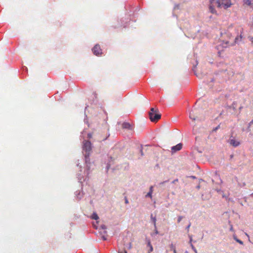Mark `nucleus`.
Masks as SVG:
<instances>
[{"label": "nucleus", "mask_w": 253, "mask_h": 253, "mask_svg": "<svg viewBox=\"0 0 253 253\" xmlns=\"http://www.w3.org/2000/svg\"><path fill=\"white\" fill-rule=\"evenodd\" d=\"M128 203V201L127 200H126V203Z\"/></svg>", "instance_id": "obj_35"}, {"label": "nucleus", "mask_w": 253, "mask_h": 253, "mask_svg": "<svg viewBox=\"0 0 253 253\" xmlns=\"http://www.w3.org/2000/svg\"><path fill=\"white\" fill-rule=\"evenodd\" d=\"M182 216H179L178 217V219H177V222H180L181 221V220H182Z\"/></svg>", "instance_id": "obj_20"}, {"label": "nucleus", "mask_w": 253, "mask_h": 253, "mask_svg": "<svg viewBox=\"0 0 253 253\" xmlns=\"http://www.w3.org/2000/svg\"><path fill=\"white\" fill-rule=\"evenodd\" d=\"M219 127V126H218L216 127L213 129V131H216Z\"/></svg>", "instance_id": "obj_25"}, {"label": "nucleus", "mask_w": 253, "mask_h": 253, "mask_svg": "<svg viewBox=\"0 0 253 253\" xmlns=\"http://www.w3.org/2000/svg\"><path fill=\"white\" fill-rule=\"evenodd\" d=\"M181 148H182V144L179 143L177 145H176V146H173L171 148V150L175 152L176 151L180 150Z\"/></svg>", "instance_id": "obj_9"}, {"label": "nucleus", "mask_w": 253, "mask_h": 253, "mask_svg": "<svg viewBox=\"0 0 253 253\" xmlns=\"http://www.w3.org/2000/svg\"><path fill=\"white\" fill-rule=\"evenodd\" d=\"M190 226H191V223H190L189 224V225L186 227V229H187L188 232L189 231V228H190Z\"/></svg>", "instance_id": "obj_24"}, {"label": "nucleus", "mask_w": 253, "mask_h": 253, "mask_svg": "<svg viewBox=\"0 0 253 253\" xmlns=\"http://www.w3.org/2000/svg\"><path fill=\"white\" fill-rule=\"evenodd\" d=\"M239 40V37H237L234 40V42L233 43H231L230 45H234L235 43H237Z\"/></svg>", "instance_id": "obj_16"}, {"label": "nucleus", "mask_w": 253, "mask_h": 253, "mask_svg": "<svg viewBox=\"0 0 253 253\" xmlns=\"http://www.w3.org/2000/svg\"><path fill=\"white\" fill-rule=\"evenodd\" d=\"M150 119L152 122H156L161 118V114L158 109L152 108L149 113Z\"/></svg>", "instance_id": "obj_2"}, {"label": "nucleus", "mask_w": 253, "mask_h": 253, "mask_svg": "<svg viewBox=\"0 0 253 253\" xmlns=\"http://www.w3.org/2000/svg\"><path fill=\"white\" fill-rule=\"evenodd\" d=\"M242 36H240V40H241L242 39Z\"/></svg>", "instance_id": "obj_34"}, {"label": "nucleus", "mask_w": 253, "mask_h": 253, "mask_svg": "<svg viewBox=\"0 0 253 253\" xmlns=\"http://www.w3.org/2000/svg\"><path fill=\"white\" fill-rule=\"evenodd\" d=\"M91 218L93 219L97 220L99 218V217L96 213L94 212L91 215Z\"/></svg>", "instance_id": "obj_14"}, {"label": "nucleus", "mask_w": 253, "mask_h": 253, "mask_svg": "<svg viewBox=\"0 0 253 253\" xmlns=\"http://www.w3.org/2000/svg\"><path fill=\"white\" fill-rule=\"evenodd\" d=\"M149 246H150V250H149V252H152L153 250V247L150 244V243H149L148 244Z\"/></svg>", "instance_id": "obj_19"}, {"label": "nucleus", "mask_w": 253, "mask_h": 253, "mask_svg": "<svg viewBox=\"0 0 253 253\" xmlns=\"http://www.w3.org/2000/svg\"><path fill=\"white\" fill-rule=\"evenodd\" d=\"M93 53L96 55H99L101 53V50L99 45L96 44L92 49Z\"/></svg>", "instance_id": "obj_6"}, {"label": "nucleus", "mask_w": 253, "mask_h": 253, "mask_svg": "<svg viewBox=\"0 0 253 253\" xmlns=\"http://www.w3.org/2000/svg\"><path fill=\"white\" fill-rule=\"evenodd\" d=\"M88 137L91 138V134H88Z\"/></svg>", "instance_id": "obj_29"}, {"label": "nucleus", "mask_w": 253, "mask_h": 253, "mask_svg": "<svg viewBox=\"0 0 253 253\" xmlns=\"http://www.w3.org/2000/svg\"><path fill=\"white\" fill-rule=\"evenodd\" d=\"M170 248L171 250L172 251H173L174 249H175V246L172 244H171L170 245Z\"/></svg>", "instance_id": "obj_22"}, {"label": "nucleus", "mask_w": 253, "mask_h": 253, "mask_svg": "<svg viewBox=\"0 0 253 253\" xmlns=\"http://www.w3.org/2000/svg\"><path fill=\"white\" fill-rule=\"evenodd\" d=\"M215 4L218 8H223L226 9L232 5L230 0H216Z\"/></svg>", "instance_id": "obj_3"}, {"label": "nucleus", "mask_w": 253, "mask_h": 253, "mask_svg": "<svg viewBox=\"0 0 253 253\" xmlns=\"http://www.w3.org/2000/svg\"><path fill=\"white\" fill-rule=\"evenodd\" d=\"M192 240V237H190V244L191 243Z\"/></svg>", "instance_id": "obj_31"}, {"label": "nucleus", "mask_w": 253, "mask_h": 253, "mask_svg": "<svg viewBox=\"0 0 253 253\" xmlns=\"http://www.w3.org/2000/svg\"><path fill=\"white\" fill-rule=\"evenodd\" d=\"M83 150L85 153L84 157L85 163L89 162V156L92 150V144L89 141L84 140L83 142Z\"/></svg>", "instance_id": "obj_1"}, {"label": "nucleus", "mask_w": 253, "mask_h": 253, "mask_svg": "<svg viewBox=\"0 0 253 253\" xmlns=\"http://www.w3.org/2000/svg\"><path fill=\"white\" fill-rule=\"evenodd\" d=\"M253 124V120L249 123V126H251Z\"/></svg>", "instance_id": "obj_27"}, {"label": "nucleus", "mask_w": 253, "mask_h": 253, "mask_svg": "<svg viewBox=\"0 0 253 253\" xmlns=\"http://www.w3.org/2000/svg\"><path fill=\"white\" fill-rule=\"evenodd\" d=\"M244 4L246 6H250L253 9V0H244Z\"/></svg>", "instance_id": "obj_8"}, {"label": "nucleus", "mask_w": 253, "mask_h": 253, "mask_svg": "<svg viewBox=\"0 0 253 253\" xmlns=\"http://www.w3.org/2000/svg\"><path fill=\"white\" fill-rule=\"evenodd\" d=\"M250 196L253 198V193L250 194Z\"/></svg>", "instance_id": "obj_33"}, {"label": "nucleus", "mask_w": 253, "mask_h": 253, "mask_svg": "<svg viewBox=\"0 0 253 253\" xmlns=\"http://www.w3.org/2000/svg\"><path fill=\"white\" fill-rule=\"evenodd\" d=\"M230 145L234 146L237 147L240 145V142L234 138L230 139L228 141Z\"/></svg>", "instance_id": "obj_7"}, {"label": "nucleus", "mask_w": 253, "mask_h": 253, "mask_svg": "<svg viewBox=\"0 0 253 253\" xmlns=\"http://www.w3.org/2000/svg\"><path fill=\"white\" fill-rule=\"evenodd\" d=\"M119 253H127L126 251H119Z\"/></svg>", "instance_id": "obj_26"}, {"label": "nucleus", "mask_w": 253, "mask_h": 253, "mask_svg": "<svg viewBox=\"0 0 253 253\" xmlns=\"http://www.w3.org/2000/svg\"><path fill=\"white\" fill-rule=\"evenodd\" d=\"M128 248H129V249H131V243H129V244Z\"/></svg>", "instance_id": "obj_28"}, {"label": "nucleus", "mask_w": 253, "mask_h": 253, "mask_svg": "<svg viewBox=\"0 0 253 253\" xmlns=\"http://www.w3.org/2000/svg\"><path fill=\"white\" fill-rule=\"evenodd\" d=\"M222 39L221 40L220 43L219 45H221L223 47H227L229 45V42L228 40H225V37H227L229 39H230L232 37V34L228 32L227 33H225L224 34H221Z\"/></svg>", "instance_id": "obj_4"}, {"label": "nucleus", "mask_w": 253, "mask_h": 253, "mask_svg": "<svg viewBox=\"0 0 253 253\" xmlns=\"http://www.w3.org/2000/svg\"><path fill=\"white\" fill-rule=\"evenodd\" d=\"M123 128L131 129V126L129 123H125L123 124Z\"/></svg>", "instance_id": "obj_12"}, {"label": "nucleus", "mask_w": 253, "mask_h": 253, "mask_svg": "<svg viewBox=\"0 0 253 253\" xmlns=\"http://www.w3.org/2000/svg\"><path fill=\"white\" fill-rule=\"evenodd\" d=\"M173 251L174 253H177L175 249H174Z\"/></svg>", "instance_id": "obj_32"}, {"label": "nucleus", "mask_w": 253, "mask_h": 253, "mask_svg": "<svg viewBox=\"0 0 253 253\" xmlns=\"http://www.w3.org/2000/svg\"><path fill=\"white\" fill-rule=\"evenodd\" d=\"M215 0H211L210 1V5L209 6V9L210 10V12L212 14H217L216 11L214 9V7L216 6L215 4Z\"/></svg>", "instance_id": "obj_5"}, {"label": "nucleus", "mask_w": 253, "mask_h": 253, "mask_svg": "<svg viewBox=\"0 0 253 253\" xmlns=\"http://www.w3.org/2000/svg\"><path fill=\"white\" fill-rule=\"evenodd\" d=\"M151 219L152 221L153 222V224H154V227L156 228V217H153V215L151 214Z\"/></svg>", "instance_id": "obj_13"}, {"label": "nucleus", "mask_w": 253, "mask_h": 253, "mask_svg": "<svg viewBox=\"0 0 253 253\" xmlns=\"http://www.w3.org/2000/svg\"><path fill=\"white\" fill-rule=\"evenodd\" d=\"M248 39L250 40V41L253 44V37H251V36H249L248 37Z\"/></svg>", "instance_id": "obj_18"}, {"label": "nucleus", "mask_w": 253, "mask_h": 253, "mask_svg": "<svg viewBox=\"0 0 253 253\" xmlns=\"http://www.w3.org/2000/svg\"><path fill=\"white\" fill-rule=\"evenodd\" d=\"M191 247L192 248V249H193V250L195 252V253H197V250L196 249V248L194 247V246L193 245V244L192 243H191Z\"/></svg>", "instance_id": "obj_17"}, {"label": "nucleus", "mask_w": 253, "mask_h": 253, "mask_svg": "<svg viewBox=\"0 0 253 253\" xmlns=\"http://www.w3.org/2000/svg\"><path fill=\"white\" fill-rule=\"evenodd\" d=\"M230 230H232V227H231Z\"/></svg>", "instance_id": "obj_38"}, {"label": "nucleus", "mask_w": 253, "mask_h": 253, "mask_svg": "<svg viewBox=\"0 0 253 253\" xmlns=\"http://www.w3.org/2000/svg\"><path fill=\"white\" fill-rule=\"evenodd\" d=\"M102 228H104V229H105V228H105V226H104Z\"/></svg>", "instance_id": "obj_37"}, {"label": "nucleus", "mask_w": 253, "mask_h": 253, "mask_svg": "<svg viewBox=\"0 0 253 253\" xmlns=\"http://www.w3.org/2000/svg\"><path fill=\"white\" fill-rule=\"evenodd\" d=\"M153 192V187L151 186L149 188V192L146 195V197L152 198V193Z\"/></svg>", "instance_id": "obj_10"}, {"label": "nucleus", "mask_w": 253, "mask_h": 253, "mask_svg": "<svg viewBox=\"0 0 253 253\" xmlns=\"http://www.w3.org/2000/svg\"><path fill=\"white\" fill-rule=\"evenodd\" d=\"M189 118L193 121H195L197 118V116H195L193 111H191L189 113Z\"/></svg>", "instance_id": "obj_11"}, {"label": "nucleus", "mask_w": 253, "mask_h": 253, "mask_svg": "<svg viewBox=\"0 0 253 253\" xmlns=\"http://www.w3.org/2000/svg\"><path fill=\"white\" fill-rule=\"evenodd\" d=\"M233 238H234V240H235L237 242L239 243L240 244H241V245H243V242L241 240H240L238 239L237 238V237H236V236H233Z\"/></svg>", "instance_id": "obj_15"}, {"label": "nucleus", "mask_w": 253, "mask_h": 253, "mask_svg": "<svg viewBox=\"0 0 253 253\" xmlns=\"http://www.w3.org/2000/svg\"><path fill=\"white\" fill-rule=\"evenodd\" d=\"M103 240H106V238L105 237H103Z\"/></svg>", "instance_id": "obj_36"}, {"label": "nucleus", "mask_w": 253, "mask_h": 253, "mask_svg": "<svg viewBox=\"0 0 253 253\" xmlns=\"http://www.w3.org/2000/svg\"><path fill=\"white\" fill-rule=\"evenodd\" d=\"M140 152H141V156H143V152H142V150H140Z\"/></svg>", "instance_id": "obj_30"}, {"label": "nucleus", "mask_w": 253, "mask_h": 253, "mask_svg": "<svg viewBox=\"0 0 253 253\" xmlns=\"http://www.w3.org/2000/svg\"><path fill=\"white\" fill-rule=\"evenodd\" d=\"M159 234V232L157 230V228L156 227V228H155L154 233L152 234V235H154V234L157 235V234Z\"/></svg>", "instance_id": "obj_21"}, {"label": "nucleus", "mask_w": 253, "mask_h": 253, "mask_svg": "<svg viewBox=\"0 0 253 253\" xmlns=\"http://www.w3.org/2000/svg\"><path fill=\"white\" fill-rule=\"evenodd\" d=\"M178 179H175L172 181V183L175 184L176 182H178Z\"/></svg>", "instance_id": "obj_23"}]
</instances>
